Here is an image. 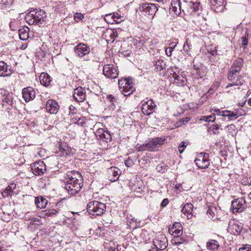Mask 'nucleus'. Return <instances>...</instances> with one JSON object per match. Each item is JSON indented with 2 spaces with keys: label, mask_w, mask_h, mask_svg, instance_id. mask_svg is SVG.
<instances>
[{
  "label": "nucleus",
  "mask_w": 251,
  "mask_h": 251,
  "mask_svg": "<svg viewBox=\"0 0 251 251\" xmlns=\"http://www.w3.org/2000/svg\"><path fill=\"white\" fill-rule=\"evenodd\" d=\"M26 22L29 25H37L43 26L47 20L46 12L42 9H34L29 12L25 17Z\"/></svg>",
  "instance_id": "nucleus-1"
},
{
  "label": "nucleus",
  "mask_w": 251,
  "mask_h": 251,
  "mask_svg": "<svg viewBox=\"0 0 251 251\" xmlns=\"http://www.w3.org/2000/svg\"><path fill=\"white\" fill-rule=\"evenodd\" d=\"M105 209V204L98 201H91L87 205L88 212L94 216H101L104 213Z\"/></svg>",
  "instance_id": "nucleus-2"
},
{
  "label": "nucleus",
  "mask_w": 251,
  "mask_h": 251,
  "mask_svg": "<svg viewBox=\"0 0 251 251\" xmlns=\"http://www.w3.org/2000/svg\"><path fill=\"white\" fill-rule=\"evenodd\" d=\"M74 51L78 57L85 61L91 60L88 55L90 52V48L87 44L82 43L78 44L74 47Z\"/></svg>",
  "instance_id": "nucleus-3"
},
{
  "label": "nucleus",
  "mask_w": 251,
  "mask_h": 251,
  "mask_svg": "<svg viewBox=\"0 0 251 251\" xmlns=\"http://www.w3.org/2000/svg\"><path fill=\"white\" fill-rule=\"evenodd\" d=\"M119 86L121 92L125 96H128L135 90L133 86L132 80L129 78H122L119 80Z\"/></svg>",
  "instance_id": "nucleus-4"
},
{
  "label": "nucleus",
  "mask_w": 251,
  "mask_h": 251,
  "mask_svg": "<svg viewBox=\"0 0 251 251\" xmlns=\"http://www.w3.org/2000/svg\"><path fill=\"white\" fill-rule=\"evenodd\" d=\"M247 207L245 200L243 198H238L232 201L230 210L233 213H241Z\"/></svg>",
  "instance_id": "nucleus-5"
},
{
  "label": "nucleus",
  "mask_w": 251,
  "mask_h": 251,
  "mask_svg": "<svg viewBox=\"0 0 251 251\" xmlns=\"http://www.w3.org/2000/svg\"><path fill=\"white\" fill-rule=\"evenodd\" d=\"M75 177L73 179H68L67 181V186L65 188H71L76 187V188H82L83 186V178L80 174H75Z\"/></svg>",
  "instance_id": "nucleus-6"
},
{
  "label": "nucleus",
  "mask_w": 251,
  "mask_h": 251,
  "mask_svg": "<svg viewBox=\"0 0 251 251\" xmlns=\"http://www.w3.org/2000/svg\"><path fill=\"white\" fill-rule=\"evenodd\" d=\"M31 170L35 175H41L46 171V166L43 161L39 160L31 165Z\"/></svg>",
  "instance_id": "nucleus-7"
},
{
  "label": "nucleus",
  "mask_w": 251,
  "mask_h": 251,
  "mask_svg": "<svg viewBox=\"0 0 251 251\" xmlns=\"http://www.w3.org/2000/svg\"><path fill=\"white\" fill-rule=\"evenodd\" d=\"M103 73L104 75L109 78H116L118 75L116 69L112 64H106L103 67Z\"/></svg>",
  "instance_id": "nucleus-8"
},
{
  "label": "nucleus",
  "mask_w": 251,
  "mask_h": 251,
  "mask_svg": "<svg viewBox=\"0 0 251 251\" xmlns=\"http://www.w3.org/2000/svg\"><path fill=\"white\" fill-rule=\"evenodd\" d=\"M155 107L156 105L151 100H148L143 103L142 111L144 115L149 116L153 112Z\"/></svg>",
  "instance_id": "nucleus-9"
},
{
  "label": "nucleus",
  "mask_w": 251,
  "mask_h": 251,
  "mask_svg": "<svg viewBox=\"0 0 251 251\" xmlns=\"http://www.w3.org/2000/svg\"><path fill=\"white\" fill-rule=\"evenodd\" d=\"M153 244L157 249L163 250L167 246V240L164 235H160L153 240Z\"/></svg>",
  "instance_id": "nucleus-10"
},
{
  "label": "nucleus",
  "mask_w": 251,
  "mask_h": 251,
  "mask_svg": "<svg viewBox=\"0 0 251 251\" xmlns=\"http://www.w3.org/2000/svg\"><path fill=\"white\" fill-rule=\"evenodd\" d=\"M22 94L24 100L28 102L35 98L36 93L32 87H27L23 89Z\"/></svg>",
  "instance_id": "nucleus-11"
},
{
  "label": "nucleus",
  "mask_w": 251,
  "mask_h": 251,
  "mask_svg": "<svg viewBox=\"0 0 251 251\" xmlns=\"http://www.w3.org/2000/svg\"><path fill=\"white\" fill-rule=\"evenodd\" d=\"M74 99L77 102L83 101L86 98V91L84 88L78 87L74 90Z\"/></svg>",
  "instance_id": "nucleus-12"
},
{
  "label": "nucleus",
  "mask_w": 251,
  "mask_h": 251,
  "mask_svg": "<svg viewBox=\"0 0 251 251\" xmlns=\"http://www.w3.org/2000/svg\"><path fill=\"white\" fill-rule=\"evenodd\" d=\"M207 158L208 154L206 153H204L203 156H200L198 158L195 160L196 165L201 169L208 168L209 165V162Z\"/></svg>",
  "instance_id": "nucleus-13"
},
{
  "label": "nucleus",
  "mask_w": 251,
  "mask_h": 251,
  "mask_svg": "<svg viewBox=\"0 0 251 251\" xmlns=\"http://www.w3.org/2000/svg\"><path fill=\"white\" fill-rule=\"evenodd\" d=\"M121 171L116 167H112L108 170V178L110 181L114 182L118 180Z\"/></svg>",
  "instance_id": "nucleus-14"
},
{
  "label": "nucleus",
  "mask_w": 251,
  "mask_h": 251,
  "mask_svg": "<svg viewBox=\"0 0 251 251\" xmlns=\"http://www.w3.org/2000/svg\"><path fill=\"white\" fill-rule=\"evenodd\" d=\"M141 9L145 13L152 16L154 15L158 10V7L153 3L142 4Z\"/></svg>",
  "instance_id": "nucleus-15"
},
{
  "label": "nucleus",
  "mask_w": 251,
  "mask_h": 251,
  "mask_svg": "<svg viewBox=\"0 0 251 251\" xmlns=\"http://www.w3.org/2000/svg\"><path fill=\"white\" fill-rule=\"evenodd\" d=\"M59 106L55 100H49L47 101L46 109L50 114H56L58 112Z\"/></svg>",
  "instance_id": "nucleus-16"
},
{
  "label": "nucleus",
  "mask_w": 251,
  "mask_h": 251,
  "mask_svg": "<svg viewBox=\"0 0 251 251\" xmlns=\"http://www.w3.org/2000/svg\"><path fill=\"white\" fill-rule=\"evenodd\" d=\"M224 2V0H210L211 8L216 12H222L225 7Z\"/></svg>",
  "instance_id": "nucleus-17"
},
{
  "label": "nucleus",
  "mask_w": 251,
  "mask_h": 251,
  "mask_svg": "<svg viewBox=\"0 0 251 251\" xmlns=\"http://www.w3.org/2000/svg\"><path fill=\"white\" fill-rule=\"evenodd\" d=\"M242 227L241 225H239L238 223L229 222L228 230L231 232V234L236 235L238 234L241 231Z\"/></svg>",
  "instance_id": "nucleus-18"
},
{
  "label": "nucleus",
  "mask_w": 251,
  "mask_h": 251,
  "mask_svg": "<svg viewBox=\"0 0 251 251\" xmlns=\"http://www.w3.org/2000/svg\"><path fill=\"white\" fill-rule=\"evenodd\" d=\"M172 228H169V233L174 236L175 238L179 237L182 233V226L179 223H176L174 224Z\"/></svg>",
  "instance_id": "nucleus-19"
},
{
  "label": "nucleus",
  "mask_w": 251,
  "mask_h": 251,
  "mask_svg": "<svg viewBox=\"0 0 251 251\" xmlns=\"http://www.w3.org/2000/svg\"><path fill=\"white\" fill-rule=\"evenodd\" d=\"M1 94L3 97L2 98V105H6L7 104L11 105L13 104V99L12 94L6 91H3Z\"/></svg>",
  "instance_id": "nucleus-20"
},
{
  "label": "nucleus",
  "mask_w": 251,
  "mask_h": 251,
  "mask_svg": "<svg viewBox=\"0 0 251 251\" xmlns=\"http://www.w3.org/2000/svg\"><path fill=\"white\" fill-rule=\"evenodd\" d=\"M193 205L191 203H186L182 209V212L186 216L187 219H190L192 217Z\"/></svg>",
  "instance_id": "nucleus-21"
},
{
  "label": "nucleus",
  "mask_w": 251,
  "mask_h": 251,
  "mask_svg": "<svg viewBox=\"0 0 251 251\" xmlns=\"http://www.w3.org/2000/svg\"><path fill=\"white\" fill-rule=\"evenodd\" d=\"M171 9L176 15H179L181 12V3L180 0H172Z\"/></svg>",
  "instance_id": "nucleus-22"
},
{
  "label": "nucleus",
  "mask_w": 251,
  "mask_h": 251,
  "mask_svg": "<svg viewBox=\"0 0 251 251\" xmlns=\"http://www.w3.org/2000/svg\"><path fill=\"white\" fill-rule=\"evenodd\" d=\"M35 203L37 208L43 209L47 206L48 201L42 196L37 197L35 198Z\"/></svg>",
  "instance_id": "nucleus-23"
},
{
  "label": "nucleus",
  "mask_w": 251,
  "mask_h": 251,
  "mask_svg": "<svg viewBox=\"0 0 251 251\" xmlns=\"http://www.w3.org/2000/svg\"><path fill=\"white\" fill-rule=\"evenodd\" d=\"M29 29L27 26H25L19 30V38L21 40L25 41L29 38Z\"/></svg>",
  "instance_id": "nucleus-24"
},
{
  "label": "nucleus",
  "mask_w": 251,
  "mask_h": 251,
  "mask_svg": "<svg viewBox=\"0 0 251 251\" xmlns=\"http://www.w3.org/2000/svg\"><path fill=\"white\" fill-rule=\"evenodd\" d=\"M41 84L45 86H49L50 83V75L45 73H43L39 77Z\"/></svg>",
  "instance_id": "nucleus-25"
},
{
  "label": "nucleus",
  "mask_w": 251,
  "mask_h": 251,
  "mask_svg": "<svg viewBox=\"0 0 251 251\" xmlns=\"http://www.w3.org/2000/svg\"><path fill=\"white\" fill-rule=\"evenodd\" d=\"M152 145L153 146L155 150L156 148H158L164 143L165 141V138L161 137H156L150 139Z\"/></svg>",
  "instance_id": "nucleus-26"
},
{
  "label": "nucleus",
  "mask_w": 251,
  "mask_h": 251,
  "mask_svg": "<svg viewBox=\"0 0 251 251\" xmlns=\"http://www.w3.org/2000/svg\"><path fill=\"white\" fill-rule=\"evenodd\" d=\"M126 223L130 228H135L137 226V219L132 215H129L126 218Z\"/></svg>",
  "instance_id": "nucleus-27"
},
{
  "label": "nucleus",
  "mask_w": 251,
  "mask_h": 251,
  "mask_svg": "<svg viewBox=\"0 0 251 251\" xmlns=\"http://www.w3.org/2000/svg\"><path fill=\"white\" fill-rule=\"evenodd\" d=\"M218 247V242L215 240H210L206 244V248L209 250L215 251L217 250Z\"/></svg>",
  "instance_id": "nucleus-28"
},
{
  "label": "nucleus",
  "mask_w": 251,
  "mask_h": 251,
  "mask_svg": "<svg viewBox=\"0 0 251 251\" xmlns=\"http://www.w3.org/2000/svg\"><path fill=\"white\" fill-rule=\"evenodd\" d=\"M7 73V65L3 61H0V76L9 75Z\"/></svg>",
  "instance_id": "nucleus-29"
},
{
  "label": "nucleus",
  "mask_w": 251,
  "mask_h": 251,
  "mask_svg": "<svg viewBox=\"0 0 251 251\" xmlns=\"http://www.w3.org/2000/svg\"><path fill=\"white\" fill-rule=\"evenodd\" d=\"M189 5L190 8L192 10V11L195 13L197 12L198 14H199L200 11H201V7L200 6V2L190 1Z\"/></svg>",
  "instance_id": "nucleus-30"
},
{
  "label": "nucleus",
  "mask_w": 251,
  "mask_h": 251,
  "mask_svg": "<svg viewBox=\"0 0 251 251\" xmlns=\"http://www.w3.org/2000/svg\"><path fill=\"white\" fill-rule=\"evenodd\" d=\"M109 18L113 19V22H115L117 23H120L122 21L121 19V17L119 16L118 13H113L107 15L106 16V20H108Z\"/></svg>",
  "instance_id": "nucleus-31"
},
{
  "label": "nucleus",
  "mask_w": 251,
  "mask_h": 251,
  "mask_svg": "<svg viewBox=\"0 0 251 251\" xmlns=\"http://www.w3.org/2000/svg\"><path fill=\"white\" fill-rule=\"evenodd\" d=\"M217 212V209L215 206L211 205L208 206V209L207 211V214L209 216L210 218H213Z\"/></svg>",
  "instance_id": "nucleus-32"
},
{
  "label": "nucleus",
  "mask_w": 251,
  "mask_h": 251,
  "mask_svg": "<svg viewBox=\"0 0 251 251\" xmlns=\"http://www.w3.org/2000/svg\"><path fill=\"white\" fill-rule=\"evenodd\" d=\"M219 126L218 124H214L211 125L208 127V131L210 134L217 135L219 133Z\"/></svg>",
  "instance_id": "nucleus-33"
},
{
  "label": "nucleus",
  "mask_w": 251,
  "mask_h": 251,
  "mask_svg": "<svg viewBox=\"0 0 251 251\" xmlns=\"http://www.w3.org/2000/svg\"><path fill=\"white\" fill-rule=\"evenodd\" d=\"M156 71H161L165 68V64L162 60H158L154 64Z\"/></svg>",
  "instance_id": "nucleus-34"
},
{
  "label": "nucleus",
  "mask_w": 251,
  "mask_h": 251,
  "mask_svg": "<svg viewBox=\"0 0 251 251\" xmlns=\"http://www.w3.org/2000/svg\"><path fill=\"white\" fill-rule=\"evenodd\" d=\"M156 169L158 172L164 173L168 170V166L164 163H161L158 165Z\"/></svg>",
  "instance_id": "nucleus-35"
},
{
  "label": "nucleus",
  "mask_w": 251,
  "mask_h": 251,
  "mask_svg": "<svg viewBox=\"0 0 251 251\" xmlns=\"http://www.w3.org/2000/svg\"><path fill=\"white\" fill-rule=\"evenodd\" d=\"M101 139H104L106 142H110L111 140V135L108 130H104L103 135Z\"/></svg>",
  "instance_id": "nucleus-36"
},
{
  "label": "nucleus",
  "mask_w": 251,
  "mask_h": 251,
  "mask_svg": "<svg viewBox=\"0 0 251 251\" xmlns=\"http://www.w3.org/2000/svg\"><path fill=\"white\" fill-rule=\"evenodd\" d=\"M216 118L215 117V114L213 115L206 116H202L200 120L204 121H208L213 122L215 121Z\"/></svg>",
  "instance_id": "nucleus-37"
},
{
  "label": "nucleus",
  "mask_w": 251,
  "mask_h": 251,
  "mask_svg": "<svg viewBox=\"0 0 251 251\" xmlns=\"http://www.w3.org/2000/svg\"><path fill=\"white\" fill-rule=\"evenodd\" d=\"M136 150L138 151H148V147L146 143L143 144V145L137 144L136 147Z\"/></svg>",
  "instance_id": "nucleus-38"
},
{
  "label": "nucleus",
  "mask_w": 251,
  "mask_h": 251,
  "mask_svg": "<svg viewBox=\"0 0 251 251\" xmlns=\"http://www.w3.org/2000/svg\"><path fill=\"white\" fill-rule=\"evenodd\" d=\"M185 241V239L179 237H175L173 240L172 242H174L173 244L176 245H178L179 244L183 243Z\"/></svg>",
  "instance_id": "nucleus-39"
},
{
  "label": "nucleus",
  "mask_w": 251,
  "mask_h": 251,
  "mask_svg": "<svg viewBox=\"0 0 251 251\" xmlns=\"http://www.w3.org/2000/svg\"><path fill=\"white\" fill-rule=\"evenodd\" d=\"M226 127L228 128V132L231 134L232 136L234 135V134H235L236 133V129H235V126L233 125H230L227 126H226Z\"/></svg>",
  "instance_id": "nucleus-40"
},
{
  "label": "nucleus",
  "mask_w": 251,
  "mask_h": 251,
  "mask_svg": "<svg viewBox=\"0 0 251 251\" xmlns=\"http://www.w3.org/2000/svg\"><path fill=\"white\" fill-rule=\"evenodd\" d=\"M173 77L174 78L175 81L176 83H180L182 85H183L185 83L184 80L183 79H181V77L176 74L173 75Z\"/></svg>",
  "instance_id": "nucleus-41"
},
{
  "label": "nucleus",
  "mask_w": 251,
  "mask_h": 251,
  "mask_svg": "<svg viewBox=\"0 0 251 251\" xmlns=\"http://www.w3.org/2000/svg\"><path fill=\"white\" fill-rule=\"evenodd\" d=\"M84 18V15L81 13L76 12L74 14V19L75 22H79Z\"/></svg>",
  "instance_id": "nucleus-42"
},
{
  "label": "nucleus",
  "mask_w": 251,
  "mask_h": 251,
  "mask_svg": "<svg viewBox=\"0 0 251 251\" xmlns=\"http://www.w3.org/2000/svg\"><path fill=\"white\" fill-rule=\"evenodd\" d=\"M13 189H4L1 192V194L3 197H7L9 195H11L13 194Z\"/></svg>",
  "instance_id": "nucleus-43"
},
{
  "label": "nucleus",
  "mask_w": 251,
  "mask_h": 251,
  "mask_svg": "<svg viewBox=\"0 0 251 251\" xmlns=\"http://www.w3.org/2000/svg\"><path fill=\"white\" fill-rule=\"evenodd\" d=\"M176 45V44H175L173 46L169 47L166 48V49L165 50V52H166V55L168 56H169V57L171 56L172 53L173 51L174 50V49H175Z\"/></svg>",
  "instance_id": "nucleus-44"
},
{
  "label": "nucleus",
  "mask_w": 251,
  "mask_h": 251,
  "mask_svg": "<svg viewBox=\"0 0 251 251\" xmlns=\"http://www.w3.org/2000/svg\"><path fill=\"white\" fill-rule=\"evenodd\" d=\"M187 144L185 142H181L178 146V151L180 153H182L186 148Z\"/></svg>",
  "instance_id": "nucleus-45"
},
{
  "label": "nucleus",
  "mask_w": 251,
  "mask_h": 251,
  "mask_svg": "<svg viewBox=\"0 0 251 251\" xmlns=\"http://www.w3.org/2000/svg\"><path fill=\"white\" fill-rule=\"evenodd\" d=\"M61 151V156H65V155H70V152L69 151V149L68 148H67L66 149L65 148H61L60 149Z\"/></svg>",
  "instance_id": "nucleus-46"
},
{
  "label": "nucleus",
  "mask_w": 251,
  "mask_h": 251,
  "mask_svg": "<svg viewBox=\"0 0 251 251\" xmlns=\"http://www.w3.org/2000/svg\"><path fill=\"white\" fill-rule=\"evenodd\" d=\"M13 0H0V6H6L11 4Z\"/></svg>",
  "instance_id": "nucleus-47"
},
{
  "label": "nucleus",
  "mask_w": 251,
  "mask_h": 251,
  "mask_svg": "<svg viewBox=\"0 0 251 251\" xmlns=\"http://www.w3.org/2000/svg\"><path fill=\"white\" fill-rule=\"evenodd\" d=\"M146 144L148 147V151H155V149L154 148L150 139H149L148 142Z\"/></svg>",
  "instance_id": "nucleus-48"
},
{
  "label": "nucleus",
  "mask_w": 251,
  "mask_h": 251,
  "mask_svg": "<svg viewBox=\"0 0 251 251\" xmlns=\"http://www.w3.org/2000/svg\"><path fill=\"white\" fill-rule=\"evenodd\" d=\"M75 174H80L78 172L73 171L67 173V176L68 177V179H73L75 177Z\"/></svg>",
  "instance_id": "nucleus-49"
},
{
  "label": "nucleus",
  "mask_w": 251,
  "mask_h": 251,
  "mask_svg": "<svg viewBox=\"0 0 251 251\" xmlns=\"http://www.w3.org/2000/svg\"><path fill=\"white\" fill-rule=\"evenodd\" d=\"M183 50L186 53H188L190 50V45L188 43V39L186 40L183 45Z\"/></svg>",
  "instance_id": "nucleus-50"
},
{
  "label": "nucleus",
  "mask_w": 251,
  "mask_h": 251,
  "mask_svg": "<svg viewBox=\"0 0 251 251\" xmlns=\"http://www.w3.org/2000/svg\"><path fill=\"white\" fill-rule=\"evenodd\" d=\"M107 99L113 105L117 102V99L111 95H108Z\"/></svg>",
  "instance_id": "nucleus-51"
},
{
  "label": "nucleus",
  "mask_w": 251,
  "mask_h": 251,
  "mask_svg": "<svg viewBox=\"0 0 251 251\" xmlns=\"http://www.w3.org/2000/svg\"><path fill=\"white\" fill-rule=\"evenodd\" d=\"M227 116L229 120H232L233 118H237L238 116H237L236 113L228 111V114Z\"/></svg>",
  "instance_id": "nucleus-52"
},
{
  "label": "nucleus",
  "mask_w": 251,
  "mask_h": 251,
  "mask_svg": "<svg viewBox=\"0 0 251 251\" xmlns=\"http://www.w3.org/2000/svg\"><path fill=\"white\" fill-rule=\"evenodd\" d=\"M239 251H251V245H246L243 247L239 248Z\"/></svg>",
  "instance_id": "nucleus-53"
},
{
  "label": "nucleus",
  "mask_w": 251,
  "mask_h": 251,
  "mask_svg": "<svg viewBox=\"0 0 251 251\" xmlns=\"http://www.w3.org/2000/svg\"><path fill=\"white\" fill-rule=\"evenodd\" d=\"M104 130H105L103 128L98 129L96 132V135L97 137H99L101 139L103 135V133H104Z\"/></svg>",
  "instance_id": "nucleus-54"
},
{
  "label": "nucleus",
  "mask_w": 251,
  "mask_h": 251,
  "mask_svg": "<svg viewBox=\"0 0 251 251\" xmlns=\"http://www.w3.org/2000/svg\"><path fill=\"white\" fill-rule=\"evenodd\" d=\"M70 109V115L71 116L72 115H74L75 114H76L77 112V109L73 105H71L69 107Z\"/></svg>",
  "instance_id": "nucleus-55"
},
{
  "label": "nucleus",
  "mask_w": 251,
  "mask_h": 251,
  "mask_svg": "<svg viewBox=\"0 0 251 251\" xmlns=\"http://www.w3.org/2000/svg\"><path fill=\"white\" fill-rule=\"evenodd\" d=\"M236 75L233 71H230L228 75V79L229 80H233L236 76Z\"/></svg>",
  "instance_id": "nucleus-56"
},
{
  "label": "nucleus",
  "mask_w": 251,
  "mask_h": 251,
  "mask_svg": "<svg viewBox=\"0 0 251 251\" xmlns=\"http://www.w3.org/2000/svg\"><path fill=\"white\" fill-rule=\"evenodd\" d=\"M75 122L79 126H83L85 122V118L84 117L78 118L77 120Z\"/></svg>",
  "instance_id": "nucleus-57"
},
{
  "label": "nucleus",
  "mask_w": 251,
  "mask_h": 251,
  "mask_svg": "<svg viewBox=\"0 0 251 251\" xmlns=\"http://www.w3.org/2000/svg\"><path fill=\"white\" fill-rule=\"evenodd\" d=\"M244 80L242 79V77L240 76L237 78L236 81L234 82L235 85H241L243 84Z\"/></svg>",
  "instance_id": "nucleus-58"
},
{
  "label": "nucleus",
  "mask_w": 251,
  "mask_h": 251,
  "mask_svg": "<svg viewBox=\"0 0 251 251\" xmlns=\"http://www.w3.org/2000/svg\"><path fill=\"white\" fill-rule=\"evenodd\" d=\"M58 213L57 211L54 209H50L47 211V214L48 216L55 215Z\"/></svg>",
  "instance_id": "nucleus-59"
},
{
  "label": "nucleus",
  "mask_w": 251,
  "mask_h": 251,
  "mask_svg": "<svg viewBox=\"0 0 251 251\" xmlns=\"http://www.w3.org/2000/svg\"><path fill=\"white\" fill-rule=\"evenodd\" d=\"M68 193L72 196H74L78 193L79 191H76V189H65Z\"/></svg>",
  "instance_id": "nucleus-60"
},
{
  "label": "nucleus",
  "mask_w": 251,
  "mask_h": 251,
  "mask_svg": "<svg viewBox=\"0 0 251 251\" xmlns=\"http://www.w3.org/2000/svg\"><path fill=\"white\" fill-rule=\"evenodd\" d=\"M243 59L242 58H238L237 61L234 63V65L238 67H240L243 65Z\"/></svg>",
  "instance_id": "nucleus-61"
},
{
  "label": "nucleus",
  "mask_w": 251,
  "mask_h": 251,
  "mask_svg": "<svg viewBox=\"0 0 251 251\" xmlns=\"http://www.w3.org/2000/svg\"><path fill=\"white\" fill-rule=\"evenodd\" d=\"M241 39H242V44L243 46H246L248 44V39L246 37V36H243L241 38Z\"/></svg>",
  "instance_id": "nucleus-62"
},
{
  "label": "nucleus",
  "mask_w": 251,
  "mask_h": 251,
  "mask_svg": "<svg viewBox=\"0 0 251 251\" xmlns=\"http://www.w3.org/2000/svg\"><path fill=\"white\" fill-rule=\"evenodd\" d=\"M133 163L132 160L128 159L125 161V165L126 166L129 167L133 165Z\"/></svg>",
  "instance_id": "nucleus-63"
},
{
  "label": "nucleus",
  "mask_w": 251,
  "mask_h": 251,
  "mask_svg": "<svg viewBox=\"0 0 251 251\" xmlns=\"http://www.w3.org/2000/svg\"><path fill=\"white\" fill-rule=\"evenodd\" d=\"M197 73L199 75L200 78H202L205 75V72L201 70H199Z\"/></svg>",
  "instance_id": "nucleus-64"
}]
</instances>
